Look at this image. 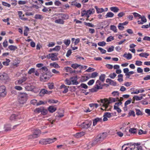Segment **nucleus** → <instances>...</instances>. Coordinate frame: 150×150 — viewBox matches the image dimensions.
I'll list each match as a JSON object with an SVG mask.
<instances>
[{"label": "nucleus", "mask_w": 150, "mask_h": 150, "mask_svg": "<svg viewBox=\"0 0 150 150\" xmlns=\"http://www.w3.org/2000/svg\"><path fill=\"white\" fill-rule=\"evenodd\" d=\"M103 134L104 133H103L102 134H98L96 137L95 141L96 142H98L103 141L105 138L103 135Z\"/></svg>", "instance_id": "obj_7"}, {"label": "nucleus", "mask_w": 150, "mask_h": 150, "mask_svg": "<svg viewBox=\"0 0 150 150\" xmlns=\"http://www.w3.org/2000/svg\"><path fill=\"white\" fill-rule=\"evenodd\" d=\"M30 103L34 105H36L37 103V101L35 99H33L31 101Z\"/></svg>", "instance_id": "obj_62"}, {"label": "nucleus", "mask_w": 150, "mask_h": 150, "mask_svg": "<svg viewBox=\"0 0 150 150\" xmlns=\"http://www.w3.org/2000/svg\"><path fill=\"white\" fill-rule=\"evenodd\" d=\"M132 99L131 98H130L129 100L126 101L125 103V107H124V110H125V107L126 108V106L127 105L130 103Z\"/></svg>", "instance_id": "obj_44"}, {"label": "nucleus", "mask_w": 150, "mask_h": 150, "mask_svg": "<svg viewBox=\"0 0 150 150\" xmlns=\"http://www.w3.org/2000/svg\"><path fill=\"white\" fill-rule=\"evenodd\" d=\"M2 4L4 6L7 7H10L11 6L10 4L7 3L6 2L4 1H2Z\"/></svg>", "instance_id": "obj_55"}, {"label": "nucleus", "mask_w": 150, "mask_h": 150, "mask_svg": "<svg viewBox=\"0 0 150 150\" xmlns=\"http://www.w3.org/2000/svg\"><path fill=\"white\" fill-rule=\"evenodd\" d=\"M110 29L111 30L113 31L115 33H117V32L116 27L114 25H111Z\"/></svg>", "instance_id": "obj_38"}, {"label": "nucleus", "mask_w": 150, "mask_h": 150, "mask_svg": "<svg viewBox=\"0 0 150 150\" xmlns=\"http://www.w3.org/2000/svg\"><path fill=\"white\" fill-rule=\"evenodd\" d=\"M105 74H101L99 77V80L103 82L105 81Z\"/></svg>", "instance_id": "obj_31"}, {"label": "nucleus", "mask_w": 150, "mask_h": 150, "mask_svg": "<svg viewBox=\"0 0 150 150\" xmlns=\"http://www.w3.org/2000/svg\"><path fill=\"white\" fill-rule=\"evenodd\" d=\"M116 75L115 73H113L112 74H110L109 75V77L111 79H113L116 76Z\"/></svg>", "instance_id": "obj_59"}, {"label": "nucleus", "mask_w": 150, "mask_h": 150, "mask_svg": "<svg viewBox=\"0 0 150 150\" xmlns=\"http://www.w3.org/2000/svg\"><path fill=\"white\" fill-rule=\"evenodd\" d=\"M92 123L91 120H86L80 125L79 126L82 128L87 129L90 127Z\"/></svg>", "instance_id": "obj_4"}, {"label": "nucleus", "mask_w": 150, "mask_h": 150, "mask_svg": "<svg viewBox=\"0 0 150 150\" xmlns=\"http://www.w3.org/2000/svg\"><path fill=\"white\" fill-rule=\"evenodd\" d=\"M64 42L67 46H68L70 44V40H64Z\"/></svg>", "instance_id": "obj_49"}, {"label": "nucleus", "mask_w": 150, "mask_h": 150, "mask_svg": "<svg viewBox=\"0 0 150 150\" xmlns=\"http://www.w3.org/2000/svg\"><path fill=\"white\" fill-rule=\"evenodd\" d=\"M11 126L10 125H6L4 126L5 131L6 132L9 131L11 130Z\"/></svg>", "instance_id": "obj_28"}, {"label": "nucleus", "mask_w": 150, "mask_h": 150, "mask_svg": "<svg viewBox=\"0 0 150 150\" xmlns=\"http://www.w3.org/2000/svg\"><path fill=\"white\" fill-rule=\"evenodd\" d=\"M128 116H132L133 117L135 116V112L133 110H131L130 112L128 113Z\"/></svg>", "instance_id": "obj_51"}, {"label": "nucleus", "mask_w": 150, "mask_h": 150, "mask_svg": "<svg viewBox=\"0 0 150 150\" xmlns=\"http://www.w3.org/2000/svg\"><path fill=\"white\" fill-rule=\"evenodd\" d=\"M106 44V42L104 41L102 42H98V45L101 46H104Z\"/></svg>", "instance_id": "obj_53"}, {"label": "nucleus", "mask_w": 150, "mask_h": 150, "mask_svg": "<svg viewBox=\"0 0 150 150\" xmlns=\"http://www.w3.org/2000/svg\"><path fill=\"white\" fill-rule=\"evenodd\" d=\"M34 18L36 19H40L42 20L43 18V17L41 15L39 14H37L35 15Z\"/></svg>", "instance_id": "obj_32"}, {"label": "nucleus", "mask_w": 150, "mask_h": 150, "mask_svg": "<svg viewBox=\"0 0 150 150\" xmlns=\"http://www.w3.org/2000/svg\"><path fill=\"white\" fill-rule=\"evenodd\" d=\"M147 131H143L142 129H140L138 132V134L139 135L142 134H146L147 133Z\"/></svg>", "instance_id": "obj_52"}, {"label": "nucleus", "mask_w": 150, "mask_h": 150, "mask_svg": "<svg viewBox=\"0 0 150 150\" xmlns=\"http://www.w3.org/2000/svg\"><path fill=\"white\" fill-rule=\"evenodd\" d=\"M85 134V132H80L76 133L74 136L78 138L83 136Z\"/></svg>", "instance_id": "obj_19"}, {"label": "nucleus", "mask_w": 150, "mask_h": 150, "mask_svg": "<svg viewBox=\"0 0 150 150\" xmlns=\"http://www.w3.org/2000/svg\"><path fill=\"white\" fill-rule=\"evenodd\" d=\"M58 102V100L54 99H49L48 100V102L50 103H56Z\"/></svg>", "instance_id": "obj_42"}, {"label": "nucleus", "mask_w": 150, "mask_h": 150, "mask_svg": "<svg viewBox=\"0 0 150 150\" xmlns=\"http://www.w3.org/2000/svg\"><path fill=\"white\" fill-rule=\"evenodd\" d=\"M116 101L115 98H109V100H108V104H110L112 102H115Z\"/></svg>", "instance_id": "obj_35"}, {"label": "nucleus", "mask_w": 150, "mask_h": 150, "mask_svg": "<svg viewBox=\"0 0 150 150\" xmlns=\"http://www.w3.org/2000/svg\"><path fill=\"white\" fill-rule=\"evenodd\" d=\"M135 18H136L137 19H139L141 18V16L139 14L136 12H134L132 13Z\"/></svg>", "instance_id": "obj_26"}, {"label": "nucleus", "mask_w": 150, "mask_h": 150, "mask_svg": "<svg viewBox=\"0 0 150 150\" xmlns=\"http://www.w3.org/2000/svg\"><path fill=\"white\" fill-rule=\"evenodd\" d=\"M142 62L141 61L137 60L136 61L135 65L138 66H140L142 65Z\"/></svg>", "instance_id": "obj_63"}, {"label": "nucleus", "mask_w": 150, "mask_h": 150, "mask_svg": "<svg viewBox=\"0 0 150 150\" xmlns=\"http://www.w3.org/2000/svg\"><path fill=\"white\" fill-rule=\"evenodd\" d=\"M6 87L3 85L0 86V96L4 97L6 95Z\"/></svg>", "instance_id": "obj_6"}, {"label": "nucleus", "mask_w": 150, "mask_h": 150, "mask_svg": "<svg viewBox=\"0 0 150 150\" xmlns=\"http://www.w3.org/2000/svg\"><path fill=\"white\" fill-rule=\"evenodd\" d=\"M142 98V96H134L133 97V99L136 100H141Z\"/></svg>", "instance_id": "obj_41"}, {"label": "nucleus", "mask_w": 150, "mask_h": 150, "mask_svg": "<svg viewBox=\"0 0 150 150\" xmlns=\"http://www.w3.org/2000/svg\"><path fill=\"white\" fill-rule=\"evenodd\" d=\"M81 65L76 63L72 64L71 67L74 69H76L77 68L80 67Z\"/></svg>", "instance_id": "obj_45"}, {"label": "nucleus", "mask_w": 150, "mask_h": 150, "mask_svg": "<svg viewBox=\"0 0 150 150\" xmlns=\"http://www.w3.org/2000/svg\"><path fill=\"white\" fill-rule=\"evenodd\" d=\"M43 107H41L40 108H36L35 110V112H37L38 113H41L42 109H43Z\"/></svg>", "instance_id": "obj_29"}, {"label": "nucleus", "mask_w": 150, "mask_h": 150, "mask_svg": "<svg viewBox=\"0 0 150 150\" xmlns=\"http://www.w3.org/2000/svg\"><path fill=\"white\" fill-rule=\"evenodd\" d=\"M60 89H62L63 88H64V90L62 91V93H65L68 92V88H69V86L67 87L64 84H62L60 86Z\"/></svg>", "instance_id": "obj_13"}, {"label": "nucleus", "mask_w": 150, "mask_h": 150, "mask_svg": "<svg viewBox=\"0 0 150 150\" xmlns=\"http://www.w3.org/2000/svg\"><path fill=\"white\" fill-rule=\"evenodd\" d=\"M95 80L94 79H91L87 83L88 84L89 86L92 85L94 83Z\"/></svg>", "instance_id": "obj_60"}, {"label": "nucleus", "mask_w": 150, "mask_h": 150, "mask_svg": "<svg viewBox=\"0 0 150 150\" xmlns=\"http://www.w3.org/2000/svg\"><path fill=\"white\" fill-rule=\"evenodd\" d=\"M18 118V115L15 114H12L10 117V120L11 121H16Z\"/></svg>", "instance_id": "obj_14"}, {"label": "nucleus", "mask_w": 150, "mask_h": 150, "mask_svg": "<svg viewBox=\"0 0 150 150\" xmlns=\"http://www.w3.org/2000/svg\"><path fill=\"white\" fill-rule=\"evenodd\" d=\"M129 132L131 134H136L137 132V129L134 128H130L129 130Z\"/></svg>", "instance_id": "obj_23"}, {"label": "nucleus", "mask_w": 150, "mask_h": 150, "mask_svg": "<svg viewBox=\"0 0 150 150\" xmlns=\"http://www.w3.org/2000/svg\"><path fill=\"white\" fill-rule=\"evenodd\" d=\"M136 112V114L138 115H143V113L142 112L140 111L139 109H135Z\"/></svg>", "instance_id": "obj_39"}, {"label": "nucleus", "mask_w": 150, "mask_h": 150, "mask_svg": "<svg viewBox=\"0 0 150 150\" xmlns=\"http://www.w3.org/2000/svg\"><path fill=\"white\" fill-rule=\"evenodd\" d=\"M98 49L100 51V52L102 54H105L106 52L105 50L103 49L102 48L99 47L98 48Z\"/></svg>", "instance_id": "obj_56"}, {"label": "nucleus", "mask_w": 150, "mask_h": 150, "mask_svg": "<svg viewBox=\"0 0 150 150\" xmlns=\"http://www.w3.org/2000/svg\"><path fill=\"white\" fill-rule=\"evenodd\" d=\"M50 65L55 68H59L60 67L58 64L56 62L51 63L50 64Z\"/></svg>", "instance_id": "obj_34"}, {"label": "nucleus", "mask_w": 150, "mask_h": 150, "mask_svg": "<svg viewBox=\"0 0 150 150\" xmlns=\"http://www.w3.org/2000/svg\"><path fill=\"white\" fill-rule=\"evenodd\" d=\"M98 73L97 72H93L92 73L91 76H90L91 78H95L98 75Z\"/></svg>", "instance_id": "obj_33"}, {"label": "nucleus", "mask_w": 150, "mask_h": 150, "mask_svg": "<svg viewBox=\"0 0 150 150\" xmlns=\"http://www.w3.org/2000/svg\"><path fill=\"white\" fill-rule=\"evenodd\" d=\"M48 91L45 89H42L39 93V96H42L45 94L48 93Z\"/></svg>", "instance_id": "obj_16"}, {"label": "nucleus", "mask_w": 150, "mask_h": 150, "mask_svg": "<svg viewBox=\"0 0 150 150\" xmlns=\"http://www.w3.org/2000/svg\"><path fill=\"white\" fill-rule=\"evenodd\" d=\"M0 79L2 80H6L8 79V76L6 74L4 73L0 75Z\"/></svg>", "instance_id": "obj_12"}, {"label": "nucleus", "mask_w": 150, "mask_h": 150, "mask_svg": "<svg viewBox=\"0 0 150 150\" xmlns=\"http://www.w3.org/2000/svg\"><path fill=\"white\" fill-rule=\"evenodd\" d=\"M8 48L11 51H14L17 49V47L16 46L13 45H10L8 47Z\"/></svg>", "instance_id": "obj_27"}, {"label": "nucleus", "mask_w": 150, "mask_h": 150, "mask_svg": "<svg viewBox=\"0 0 150 150\" xmlns=\"http://www.w3.org/2000/svg\"><path fill=\"white\" fill-rule=\"evenodd\" d=\"M140 19H141V21L139 20L137 21V23L139 24H143L147 21V20L144 16H141V18Z\"/></svg>", "instance_id": "obj_8"}, {"label": "nucleus", "mask_w": 150, "mask_h": 150, "mask_svg": "<svg viewBox=\"0 0 150 150\" xmlns=\"http://www.w3.org/2000/svg\"><path fill=\"white\" fill-rule=\"evenodd\" d=\"M149 55V54L146 52L142 53L139 54V56L142 57H145L147 58V57Z\"/></svg>", "instance_id": "obj_30"}, {"label": "nucleus", "mask_w": 150, "mask_h": 150, "mask_svg": "<svg viewBox=\"0 0 150 150\" xmlns=\"http://www.w3.org/2000/svg\"><path fill=\"white\" fill-rule=\"evenodd\" d=\"M140 143H130L124 144L122 147V150H131L134 149L137 146L140 145Z\"/></svg>", "instance_id": "obj_1"}, {"label": "nucleus", "mask_w": 150, "mask_h": 150, "mask_svg": "<svg viewBox=\"0 0 150 150\" xmlns=\"http://www.w3.org/2000/svg\"><path fill=\"white\" fill-rule=\"evenodd\" d=\"M64 70H65L66 72H69L70 74H71L73 73H76V71L75 70H73L70 67H65L64 68Z\"/></svg>", "instance_id": "obj_11"}, {"label": "nucleus", "mask_w": 150, "mask_h": 150, "mask_svg": "<svg viewBox=\"0 0 150 150\" xmlns=\"http://www.w3.org/2000/svg\"><path fill=\"white\" fill-rule=\"evenodd\" d=\"M134 73L133 71H130L127 74H125V75L126 76V78H129L131 75H132Z\"/></svg>", "instance_id": "obj_40"}, {"label": "nucleus", "mask_w": 150, "mask_h": 150, "mask_svg": "<svg viewBox=\"0 0 150 150\" xmlns=\"http://www.w3.org/2000/svg\"><path fill=\"white\" fill-rule=\"evenodd\" d=\"M45 73L47 76L45 77L46 79H49L50 77H51V73L50 71L48 70Z\"/></svg>", "instance_id": "obj_37"}, {"label": "nucleus", "mask_w": 150, "mask_h": 150, "mask_svg": "<svg viewBox=\"0 0 150 150\" xmlns=\"http://www.w3.org/2000/svg\"><path fill=\"white\" fill-rule=\"evenodd\" d=\"M114 40V38L113 36H110L108 37L106 39V41L107 42H109L111 41L112 40Z\"/></svg>", "instance_id": "obj_48"}, {"label": "nucleus", "mask_w": 150, "mask_h": 150, "mask_svg": "<svg viewBox=\"0 0 150 150\" xmlns=\"http://www.w3.org/2000/svg\"><path fill=\"white\" fill-rule=\"evenodd\" d=\"M85 15L87 18V19L86 20H88V18L90 17L89 15L88 14L86 13V10L82 11L81 12V16H83Z\"/></svg>", "instance_id": "obj_25"}, {"label": "nucleus", "mask_w": 150, "mask_h": 150, "mask_svg": "<svg viewBox=\"0 0 150 150\" xmlns=\"http://www.w3.org/2000/svg\"><path fill=\"white\" fill-rule=\"evenodd\" d=\"M28 95L25 93L20 92L18 96V102L20 104L25 103L27 100Z\"/></svg>", "instance_id": "obj_2"}, {"label": "nucleus", "mask_w": 150, "mask_h": 150, "mask_svg": "<svg viewBox=\"0 0 150 150\" xmlns=\"http://www.w3.org/2000/svg\"><path fill=\"white\" fill-rule=\"evenodd\" d=\"M27 78L25 77H23L22 78L18 81V82L19 83H21L24 82L26 80Z\"/></svg>", "instance_id": "obj_46"}, {"label": "nucleus", "mask_w": 150, "mask_h": 150, "mask_svg": "<svg viewBox=\"0 0 150 150\" xmlns=\"http://www.w3.org/2000/svg\"><path fill=\"white\" fill-rule=\"evenodd\" d=\"M41 132V131L40 129H36L34 130L33 134L36 138H37L40 136Z\"/></svg>", "instance_id": "obj_9"}, {"label": "nucleus", "mask_w": 150, "mask_h": 150, "mask_svg": "<svg viewBox=\"0 0 150 150\" xmlns=\"http://www.w3.org/2000/svg\"><path fill=\"white\" fill-rule=\"evenodd\" d=\"M94 8L96 9L97 13H100L104 11V9L103 8H99L96 6H95Z\"/></svg>", "instance_id": "obj_18"}, {"label": "nucleus", "mask_w": 150, "mask_h": 150, "mask_svg": "<svg viewBox=\"0 0 150 150\" xmlns=\"http://www.w3.org/2000/svg\"><path fill=\"white\" fill-rule=\"evenodd\" d=\"M56 110L57 108L53 106H50L48 108V110L51 113H53Z\"/></svg>", "instance_id": "obj_17"}, {"label": "nucleus", "mask_w": 150, "mask_h": 150, "mask_svg": "<svg viewBox=\"0 0 150 150\" xmlns=\"http://www.w3.org/2000/svg\"><path fill=\"white\" fill-rule=\"evenodd\" d=\"M84 24L86 26L91 27H94V25L93 24H92L91 23H87L86 22H84Z\"/></svg>", "instance_id": "obj_43"}, {"label": "nucleus", "mask_w": 150, "mask_h": 150, "mask_svg": "<svg viewBox=\"0 0 150 150\" xmlns=\"http://www.w3.org/2000/svg\"><path fill=\"white\" fill-rule=\"evenodd\" d=\"M35 69L34 68H32L30 69L28 72V74H31L32 73L35 72Z\"/></svg>", "instance_id": "obj_58"}, {"label": "nucleus", "mask_w": 150, "mask_h": 150, "mask_svg": "<svg viewBox=\"0 0 150 150\" xmlns=\"http://www.w3.org/2000/svg\"><path fill=\"white\" fill-rule=\"evenodd\" d=\"M102 121L101 118L96 117L93 120V125L95 126L97 124V122Z\"/></svg>", "instance_id": "obj_15"}, {"label": "nucleus", "mask_w": 150, "mask_h": 150, "mask_svg": "<svg viewBox=\"0 0 150 150\" xmlns=\"http://www.w3.org/2000/svg\"><path fill=\"white\" fill-rule=\"evenodd\" d=\"M47 77L46 74L45 72H43L42 73V75L40 76V78L42 79H44L45 80H48L49 79H46L45 77Z\"/></svg>", "instance_id": "obj_47"}, {"label": "nucleus", "mask_w": 150, "mask_h": 150, "mask_svg": "<svg viewBox=\"0 0 150 150\" xmlns=\"http://www.w3.org/2000/svg\"><path fill=\"white\" fill-rule=\"evenodd\" d=\"M89 106L91 108L95 107L96 108H97L98 106V104L97 103H91L89 104Z\"/></svg>", "instance_id": "obj_57"}, {"label": "nucleus", "mask_w": 150, "mask_h": 150, "mask_svg": "<svg viewBox=\"0 0 150 150\" xmlns=\"http://www.w3.org/2000/svg\"><path fill=\"white\" fill-rule=\"evenodd\" d=\"M54 22L56 23L61 24H63L64 23V20L60 18H59L58 19L54 21Z\"/></svg>", "instance_id": "obj_21"}, {"label": "nucleus", "mask_w": 150, "mask_h": 150, "mask_svg": "<svg viewBox=\"0 0 150 150\" xmlns=\"http://www.w3.org/2000/svg\"><path fill=\"white\" fill-rule=\"evenodd\" d=\"M42 111L41 114L43 115H46L47 112H48V111L47 110L45 109L44 108H43V109H42Z\"/></svg>", "instance_id": "obj_50"}, {"label": "nucleus", "mask_w": 150, "mask_h": 150, "mask_svg": "<svg viewBox=\"0 0 150 150\" xmlns=\"http://www.w3.org/2000/svg\"><path fill=\"white\" fill-rule=\"evenodd\" d=\"M34 88V86L29 84L25 87V89L28 91H32Z\"/></svg>", "instance_id": "obj_20"}, {"label": "nucleus", "mask_w": 150, "mask_h": 150, "mask_svg": "<svg viewBox=\"0 0 150 150\" xmlns=\"http://www.w3.org/2000/svg\"><path fill=\"white\" fill-rule=\"evenodd\" d=\"M100 101L101 103H103V106L105 107L106 109H107L108 107V104H108V100L106 98L101 99L100 100Z\"/></svg>", "instance_id": "obj_10"}, {"label": "nucleus", "mask_w": 150, "mask_h": 150, "mask_svg": "<svg viewBox=\"0 0 150 150\" xmlns=\"http://www.w3.org/2000/svg\"><path fill=\"white\" fill-rule=\"evenodd\" d=\"M57 140L56 138L54 137L53 139L47 138L45 139H42L41 140L39 143L41 144H47L52 143L55 141Z\"/></svg>", "instance_id": "obj_3"}, {"label": "nucleus", "mask_w": 150, "mask_h": 150, "mask_svg": "<svg viewBox=\"0 0 150 150\" xmlns=\"http://www.w3.org/2000/svg\"><path fill=\"white\" fill-rule=\"evenodd\" d=\"M18 13L19 15V17L21 20L23 21H27L28 20V18H23L22 17V12L21 11H18Z\"/></svg>", "instance_id": "obj_24"}, {"label": "nucleus", "mask_w": 150, "mask_h": 150, "mask_svg": "<svg viewBox=\"0 0 150 150\" xmlns=\"http://www.w3.org/2000/svg\"><path fill=\"white\" fill-rule=\"evenodd\" d=\"M110 10L114 13H117L119 11L120 9L117 7H112L110 8Z\"/></svg>", "instance_id": "obj_22"}, {"label": "nucleus", "mask_w": 150, "mask_h": 150, "mask_svg": "<svg viewBox=\"0 0 150 150\" xmlns=\"http://www.w3.org/2000/svg\"><path fill=\"white\" fill-rule=\"evenodd\" d=\"M114 16V14L110 12H108L105 15L106 18L108 17H112Z\"/></svg>", "instance_id": "obj_36"}, {"label": "nucleus", "mask_w": 150, "mask_h": 150, "mask_svg": "<svg viewBox=\"0 0 150 150\" xmlns=\"http://www.w3.org/2000/svg\"><path fill=\"white\" fill-rule=\"evenodd\" d=\"M55 15L57 16L58 18H60L63 20L68 19L69 18L68 15L66 13H55Z\"/></svg>", "instance_id": "obj_5"}, {"label": "nucleus", "mask_w": 150, "mask_h": 150, "mask_svg": "<svg viewBox=\"0 0 150 150\" xmlns=\"http://www.w3.org/2000/svg\"><path fill=\"white\" fill-rule=\"evenodd\" d=\"M112 94L114 96H119V92L118 91H114L112 92Z\"/></svg>", "instance_id": "obj_61"}, {"label": "nucleus", "mask_w": 150, "mask_h": 150, "mask_svg": "<svg viewBox=\"0 0 150 150\" xmlns=\"http://www.w3.org/2000/svg\"><path fill=\"white\" fill-rule=\"evenodd\" d=\"M114 47L113 46H111L107 50V51L108 52H110L113 51L114 50Z\"/></svg>", "instance_id": "obj_64"}, {"label": "nucleus", "mask_w": 150, "mask_h": 150, "mask_svg": "<svg viewBox=\"0 0 150 150\" xmlns=\"http://www.w3.org/2000/svg\"><path fill=\"white\" fill-rule=\"evenodd\" d=\"M42 70L43 72H46L48 70L47 68L45 66L42 67L40 69V70Z\"/></svg>", "instance_id": "obj_54"}]
</instances>
